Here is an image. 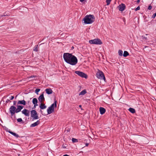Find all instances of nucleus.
Masks as SVG:
<instances>
[{"mask_svg": "<svg viewBox=\"0 0 156 156\" xmlns=\"http://www.w3.org/2000/svg\"><path fill=\"white\" fill-rule=\"evenodd\" d=\"M126 6L124 4H122L118 6L119 10L121 11H123L125 9Z\"/></svg>", "mask_w": 156, "mask_h": 156, "instance_id": "10", "label": "nucleus"}, {"mask_svg": "<svg viewBox=\"0 0 156 156\" xmlns=\"http://www.w3.org/2000/svg\"><path fill=\"white\" fill-rule=\"evenodd\" d=\"M38 45H36L35 47H34V51H38Z\"/></svg>", "mask_w": 156, "mask_h": 156, "instance_id": "23", "label": "nucleus"}, {"mask_svg": "<svg viewBox=\"0 0 156 156\" xmlns=\"http://www.w3.org/2000/svg\"><path fill=\"white\" fill-rule=\"evenodd\" d=\"M89 43L90 44L101 45L102 44L101 40L98 38L89 41Z\"/></svg>", "mask_w": 156, "mask_h": 156, "instance_id": "4", "label": "nucleus"}, {"mask_svg": "<svg viewBox=\"0 0 156 156\" xmlns=\"http://www.w3.org/2000/svg\"><path fill=\"white\" fill-rule=\"evenodd\" d=\"M129 111L132 113H135L136 111L135 109L133 108H130L129 109Z\"/></svg>", "mask_w": 156, "mask_h": 156, "instance_id": "19", "label": "nucleus"}, {"mask_svg": "<svg viewBox=\"0 0 156 156\" xmlns=\"http://www.w3.org/2000/svg\"><path fill=\"white\" fill-rule=\"evenodd\" d=\"M45 91L46 92V93L48 94H51L53 92L52 90L50 88H47L46 89Z\"/></svg>", "mask_w": 156, "mask_h": 156, "instance_id": "15", "label": "nucleus"}, {"mask_svg": "<svg viewBox=\"0 0 156 156\" xmlns=\"http://www.w3.org/2000/svg\"><path fill=\"white\" fill-rule=\"evenodd\" d=\"M67 131L68 132H69L70 130H69V129H68L67 130Z\"/></svg>", "mask_w": 156, "mask_h": 156, "instance_id": "43", "label": "nucleus"}, {"mask_svg": "<svg viewBox=\"0 0 156 156\" xmlns=\"http://www.w3.org/2000/svg\"><path fill=\"white\" fill-rule=\"evenodd\" d=\"M39 107H40V108H41V110L40 111V112H41V113L42 115H45L43 113V112L42 111L41 109H45L46 108L47 106L45 105L44 104H43L41 103L40 104Z\"/></svg>", "mask_w": 156, "mask_h": 156, "instance_id": "8", "label": "nucleus"}, {"mask_svg": "<svg viewBox=\"0 0 156 156\" xmlns=\"http://www.w3.org/2000/svg\"><path fill=\"white\" fill-rule=\"evenodd\" d=\"M111 0H106V2L107 3V5H108L110 3Z\"/></svg>", "mask_w": 156, "mask_h": 156, "instance_id": "27", "label": "nucleus"}, {"mask_svg": "<svg viewBox=\"0 0 156 156\" xmlns=\"http://www.w3.org/2000/svg\"><path fill=\"white\" fill-rule=\"evenodd\" d=\"M17 108L14 106H12L9 108V111L11 114L12 116H13L15 118V113H17L21 111V109L17 105Z\"/></svg>", "mask_w": 156, "mask_h": 156, "instance_id": "3", "label": "nucleus"}, {"mask_svg": "<svg viewBox=\"0 0 156 156\" xmlns=\"http://www.w3.org/2000/svg\"><path fill=\"white\" fill-rule=\"evenodd\" d=\"M10 101V100H9L8 99H7L6 100V101H5V103H8V102H9Z\"/></svg>", "mask_w": 156, "mask_h": 156, "instance_id": "36", "label": "nucleus"}, {"mask_svg": "<svg viewBox=\"0 0 156 156\" xmlns=\"http://www.w3.org/2000/svg\"><path fill=\"white\" fill-rule=\"evenodd\" d=\"M34 108H35V107H34L33 108V109H34Z\"/></svg>", "mask_w": 156, "mask_h": 156, "instance_id": "45", "label": "nucleus"}, {"mask_svg": "<svg viewBox=\"0 0 156 156\" xmlns=\"http://www.w3.org/2000/svg\"><path fill=\"white\" fill-rule=\"evenodd\" d=\"M38 101L37 99L36 98H34L33 99L32 101V102L33 104L37 103Z\"/></svg>", "mask_w": 156, "mask_h": 156, "instance_id": "22", "label": "nucleus"}, {"mask_svg": "<svg viewBox=\"0 0 156 156\" xmlns=\"http://www.w3.org/2000/svg\"><path fill=\"white\" fill-rule=\"evenodd\" d=\"M63 58L66 62L72 65H75L78 62L76 57L72 54L64 53L63 55Z\"/></svg>", "mask_w": 156, "mask_h": 156, "instance_id": "1", "label": "nucleus"}, {"mask_svg": "<svg viewBox=\"0 0 156 156\" xmlns=\"http://www.w3.org/2000/svg\"><path fill=\"white\" fill-rule=\"evenodd\" d=\"M17 103L16 101H13V105H16Z\"/></svg>", "mask_w": 156, "mask_h": 156, "instance_id": "34", "label": "nucleus"}, {"mask_svg": "<svg viewBox=\"0 0 156 156\" xmlns=\"http://www.w3.org/2000/svg\"><path fill=\"white\" fill-rule=\"evenodd\" d=\"M140 0H137V2L138 3L140 2Z\"/></svg>", "mask_w": 156, "mask_h": 156, "instance_id": "40", "label": "nucleus"}, {"mask_svg": "<svg viewBox=\"0 0 156 156\" xmlns=\"http://www.w3.org/2000/svg\"><path fill=\"white\" fill-rule=\"evenodd\" d=\"M89 145V143H86V146H87Z\"/></svg>", "mask_w": 156, "mask_h": 156, "instance_id": "37", "label": "nucleus"}, {"mask_svg": "<svg viewBox=\"0 0 156 156\" xmlns=\"http://www.w3.org/2000/svg\"><path fill=\"white\" fill-rule=\"evenodd\" d=\"M87 93V91L85 90H84L82 91L79 94V95H84Z\"/></svg>", "mask_w": 156, "mask_h": 156, "instance_id": "20", "label": "nucleus"}, {"mask_svg": "<svg viewBox=\"0 0 156 156\" xmlns=\"http://www.w3.org/2000/svg\"><path fill=\"white\" fill-rule=\"evenodd\" d=\"M96 76L97 78L101 80H104V81L105 80L104 73L101 71L99 70L96 74Z\"/></svg>", "mask_w": 156, "mask_h": 156, "instance_id": "6", "label": "nucleus"}, {"mask_svg": "<svg viewBox=\"0 0 156 156\" xmlns=\"http://www.w3.org/2000/svg\"><path fill=\"white\" fill-rule=\"evenodd\" d=\"M31 117L32 118V121L39 118L38 114L35 110H32L31 111Z\"/></svg>", "mask_w": 156, "mask_h": 156, "instance_id": "5", "label": "nucleus"}, {"mask_svg": "<svg viewBox=\"0 0 156 156\" xmlns=\"http://www.w3.org/2000/svg\"><path fill=\"white\" fill-rule=\"evenodd\" d=\"M156 16V12L152 16V18H154Z\"/></svg>", "mask_w": 156, "mask_h": 156, "instance_id": "32", "label": "nucleus"}, {"mask_svg": "<svg viewBox=\"0 0 156 156\" xmlns=\"http://www.w3.org/2000/svg\"><path fill=\"white\" fill-rule=\"evenodd\" d=\"M152 6L151 5H150L148 8V9H149V10H151L152 9Z\"/></svg>", "mask_w": 156, "mask_h": 156, "instance_id": "33", "label": "nucleus"}, {"mask_svg": "<svg viewBox=\"0 0 156 156\" xmlns=\"http://www.w3.org/2000/svg\"><path fill=\"white\" fill-rule=\"evenodd\" d=\"M17 121L18 122H21L23 121L21 118H19L17 119Z\"/></svg>", "mask_w": 156, "mask_h": 156, "instance_id": "28", "label": "nucleus"}, {"mask_svg": "<svg viewBox=\"0 0 156 156\" xmlns=\"http://www.w3.org/2000/svg\"><path fill=\"white\" fill-rule=\"evenodd\" d=\"M30 111L27 109H24L22 111V114H24L26 116L28 117L29 116Z\"/></svg>", "mask_w": 156, "mask_h": 156, "instance_id": "9", "label": "nucleus"}, {"mask_svg": "<svg viewBox=\"0 0 156 156\" xmlns=\"http://www.w3.org/2000/svg\"><path fill=\"white\" fill-rule=\"evenodd\" d=\"M17 95H16V97H15V98H17Z\"/></svg>", "mask_w": 156, "mask_h": 156, "instance_id": "46", "label": "nucleus"}, {"mask_svg": "<svg viewBox=\"0 0 156 156\" xmlns=\"http://www.w3.org/2000/svg\"><path fill=\"white\" fill-rule=\"evenodd\" d=\"M6 15L5 14V13H4V15H2V16H2H2H6Z\"/></svg>", "mask_w": 156, "mask_h": 156, "instance_id": "39", "label": "nucleus"}, {"mask_svg": "<svg viewBox=\"0 0 156 156\" xmlns=\"http://www.w3.org/2000/svg\"><path fill=\"white\" fill-rule=\"evenodd\" d=\"M95 17L93 15H87L85 16L83 20L86 24H91L94 21Z\"/></svg>", "mask_w": 156, "mask_h": 156, "instance_id": "2", "label": "nucleus"}, {"mask_svg": "<svg viewBox=\"0 0 156 156\" xmlns=\"http://www.w3.org/2000/svg\"><path fill=\"white\" fill-rule=\"evenodd\" d=\"M40 122L39 120H37V121L36 122H35L33 124H32L30 126V127H35V126H37L38 125L40 124Z\"/></svg>", "mask_w": 156, "mask_h": 156, "instance_id": "12", "label": "nucleus"}, {"mask_svg": "<svg viewBox=\"0 0 156 156\" xmlns=\"http://www.w3.org/2000/svg\"><path fill=\"white\" fill-rule=\"evenodd\" d=\"M40 89H36L35 91V93H36V94H38V92L40 91Z\"/></svg>", "mask_w": 156, "mask_h": 156, "instance_id": "26", "label": "nucleus"}, {"mask_svg": "<svg viewBox=\"0 0 156 156\" xmlns=\"http://www.w3.org/2000/svg\"><path fill=\"white\" fill-rule=\"evenodd\" d=\"M72 48V49L74 48V47H73H73H72V48Z\"/></svg>", "mask_w": 156, "mask_h": 156, "instance_id": "44", "label": "nucleus"}, {"mask_svg": "<svg viewBox=\"0 0 156 156\" xmlns=\"http://www.w3.org/2000/svg\"><path fill=\"white\" fill-rule=\"evenodd\" d=\"M99 111L100 114L101 115L103 114L106 112L105 109L104 108L101 107L100 108Z\"/></svg>", "mask_w": 156, "mask_h": 156, "instance_id": "14", "label": "nucleus"}, {"mask_svg": "<svg viewBox=\"0 0 156 156\" xmlns=\"http://www.w3.org/2000/svg\"><path fill=\"white\" fill-rule=\"evenodd\" d=\"M54 111V109L52 108L49 107H48V108L47 110V111L48 112V114H50L51 113H52Z\"/></svg>", "mask_w": 156, "mask_h": 156, "instance_id": "13", "label": "nucleus"}, {"mask_svg": "<svg viewBox=\"0 0 156 156\" xmlns=\"http://www.w3.org/2000/svg\"><path fill=\"white\" fill-rule=\"evenodd\" d=\"M7 131L9 133H10L11 134H12V135H13V136L16 137L17 138H18L19 137V135L18 134H16L15 133H14V132H13L11 131L10 129L8 131Z\"/></svg>", "mask_w": 156, "mask_h": 156, "instance_id": "16", "label": "nucleus"}, {"mask_svg": "<svg viewBox=\"0 0 156 156\" xmlns=\"http://www.w3.org/2000/svg\"><path fill=\"white\" fill-rule=\"evenodd\" d=\"M18 107H19L22 110V109H23V106H22V105H17Z\"/></svg>", "mask_w": 156, "mask_h": 156, "instance_id": "29", "label": "nucleus"}, {"mask_svg": "<svg viewBox=\"0 0 156 156\" xmlns=\"http://www.w3.org/2000/svg\"><path fill=\"white\" fill-rule=\"evenodd\" d=\"M62 147L63 148H66V147L63 145H62Z\"/></svg>", "mask_w": 156, "mask_h": 156, "instance_id": "38", "label": "nucleus"}, {"mask_svg": "<svg viewBox=\"0 0 156 156\" xmlns=\"http://www.w3.org/2000/svg\"><path fill=\"white\" fill-rule=\"evenodd\" d=\"M140 9V7L139 6H138L135 9V10L136 11H137V10H139Z\"/></svg>", "mask_w": 156, "mask_h": 156, "instance_id": "30", "label": "nucleus"}, {"mask_svg": "<svg viewBox=\"0 0 156 156\" xmlns=\"http://www.w3.org/2000/svg\"><path fill=\"white\" fill-rule=\"evenodd\" d=\"M38 99L39 101L41 103L42 101H44L45 99L44 97L43 94L40 95V96L38 98Z\"/></svg>", "mask_w": 156, "mask_h": 156, "instance_id": "11", "label": "nucleus"}, {"mask_svg": "<svg viewBox=\"0 0 156 156\" xmlns=\"http://www.w3.org/2000/svg\"><path fill=\"white\" fill-rule=\"evenodd\" d=\"M129 55L128 52L126 51H124L123 54V56L124 57H126Z\"/></svg>", "mask_w": 156, "mask_h": 156, "instance_id": "21", "label": "nucleus"}, {"mask_svg": "<svg viewBox=\"0 0 156 156\" xmlns=\"http://www.w3.org/2000/svg\"><path fill=\"white\" fill-rule=\"evenodd\" d=\"M17 104H22V105H25L26 104V101L24 100H23L22 101L19 100L18 101Z\"/></svg>", "mask_w": 156, "mask_h": 156, "instance_id": "17", "label": "nucleus"}, {"mask_svg": "<svg viewBox=\"0 0 156 156\" xmlns=\"http://www.w3.org/2000/svg\"><path fill=\"white\" fill-rule=\"evenodd\" d=\"M34 104V107H35V108H36V106H38L37 103H36V104Z\"/></svg>", "mask_w": 156, "mask_h": 156, "instance_id": "35", "label": "nucleus"}, {"mask_svg": "<svg viewBox=\"0 0 156 156\" xmlns=\"http://www.w3.org/2000/svg\"><path fill=\"white\" fill-rule=\"evenodd\" d=\"M79 107L82 109V106L81 105H79Z\"/></svg>", "mask_w": 156, "mask_h": 156, "instance_id": "41", "label": "nucleus"}, {"mask_svg": "<svg viewBox=\"0 0 156 156\" xmlns=\"http://www.w3.org/2000/svg\"><path fill=\"white\" fill-rule=\"evenodd\" d=\"M123 52L121 50H119L118 51L119 55L120 56H122L123 55L122 54Z\"/></svg>", "mask_w": 156, "mask_h": 156, "instance_id": "24", "label": "nucleus"}, {"mask_svg": "<svg viewBox=\"0 0 156 156\" xmlns=\"http://www.w3.org/2000/svg\"><path fill=\"white\" fill-rule=\"evenodd\" d=\"M72 140L73 143H76L78 142V140L74 138H72Z\"/></svg>", "mask_w": 156, "mask_h": 156, "instance_id": "25", "label": "nucleus"}, {"mask_svg": "<svg viewBox=\"0 0 156 156\" xmlns=\"http://www.w3.org/2000/svg\"><path fill=\"white\" fill-rule=\"evenodd\" d=\"M75 73L82 77L84 78H87V75L82 72L79 71H75Z\"/></svg>", "mask_w": 156, "mask_h": 156, "instance_id": "7", "label": "nucleus"}, {"mask_svg": "<svg viewBox=\"0 0 156 156\" xmlns=\"http://www.w3.org/2000/svg\"><path fill=\"white\" fill-rule=\"evenodd\" d=\"M57 101H55L54 102V103L52 104L50 107L54 109V110L55 107H56L57 104H56Z\"/></svg>", "mask_w": 156, "mask_h": 156, "instance_id": "18", "label": "nucleus"}, {"mask_svg": "<svg viewBox=\"0 0 156 156\" xmlns=\"http://www.w3.org/2000/svg\"><path fill=\"white\" fill-rule=\"evenodd\" d=\"M63 156H69L67 154H66L63 155Z\"/></svg>", "mask_w": 156, "mask_h": 156, "instance_id": "42", "label": "nucleus"}, {"mask_svg": "<svg viewBox=\"0 0 156 156\" xmlns=\"http://www.w3.org/2000/svg\"><path fill=\"white\" fill-rule=\"evenodd\" d=\"M9 98L10 100H12L14 99V97L13 96H11V97H9Z\"/></svg>", "mask_w": 156, "mask_h": 156, "instance_id": "31", "label": "nucleus"}]
</instances>
